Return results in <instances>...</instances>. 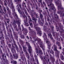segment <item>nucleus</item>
<instances>
[{
  "label": "nucleus",
  "mask_w": 64,
  "mask_h": 64,
  "mask_svg": "<svg viewBox=\"0 0 64 64\" xmlns=\"http://www.w3.org/2000/svg\"><path fill=\"white\" fill-rule=\"evenodd\" d=\"M59 1L58 0L57 2L55 1L56 5H58V9L59 10H60V11L59 12V13L60 14V17H64V13L63 12L64 11V8L62 7V5L61 4H59Z\"/></svg>",
  "instance_id": "1"
},
{
  "label": "nucleus",
  "mask_w": 64,
  "mask_h": 64,
  "mask_svg": "<svg viewBox=\"0 0 64 64\" xmlns=\"http://www.w3.org/2000/svg\"><path fill=\"white\" fill-rule=\"evenodd\" d=\"M26 43L28 46V50L29 53L30 54V56L31 57H32V56H33V55L31 54V52H32V49L31 48V47L30 45V44L29 43L27 42H26Z\"/></svg>",
  "instance_id": "2"
},
{
  "label": "nucleus",
  "mask_w": 64,
  "mask_h": 64,
  "mask_svg": "<svg viewBox=\"0 0 64 64\" xmlns=\"http://www.w3.org/2000/svg\"><path fill=\"white\" fill-rule=\"evenodd\" d=\"M22 48H23V50L26 54V57L28 58V59H29V56H28L29 54L27 53V52L26 51V48L24 47V46H22Z\"/></svg>",
  "instance_id": "3"
},
{
  "label": "nucleus",
  "mask_w": 64,
  "mask_h": 64,
  "mask_svg": "<svg viewBox=\"0 0 64 64\" xmlns=\"http://www.w3.org/2000/svg\"><path fill=\"white\" fill-rule=\"evenodd\" d=\"M52 48L54 50V51L56 52V53H57L59 54V52L58 50H57V46H56V45L54 44L53 45V46L52 47Z\"/></svg>",
  "instance_id": "4"
},
{
  "label": "nucleus",
  "mask_w": 64,
  "mask_h": 64,
  "mask_svg": "<svg viewBox=\"0 0 64 64\" xmlns=\"http://www.w3.org/2000/svg\"><path fill=\"white\" fill-rule=\"evenodd\" d=\"M36 31L38 32V34H40L41 35V31L40 30L41 28L39 27H36Z\"/></svg>",
  "instance_id": "5"
},
{
  "label": "nucleus",
  "mask_w": 64,
  "mask_h": 64,
  "mask_svg": "<svg viewBox=\"0 0 64 64\" xmlns=\"http://www.w3.org/2000/svg\"><path fill=\"white\" fill-rule=\"evenodd\" d=\"M9 4V5H10L11 4V6L12 8V11H15V10L14 9V6H13V4L12 2H10V4Z\"/></svg>",
  "instance_id": "6"
},
{
  "label": "nucleus",
  "mask_w": 64,
  "mask_h": 64,
  "mask_svg": "<svg viewBox=\"0 0 64 64\" xmlns=\"http://www.w3.org/2000/svg\"><path fill=\"white\" fill-rule=\"evenodd\" d=\"M36 40H38V43L40 45V47H42V42H41V40L40 39L38 38Z\"/></svg>",
  "instance_id": "7"
},
{
  "label": "nucleus",
  "mask_w": 64,
  "mask_h": 64,
  "mask_svg": "<svg viewBox=\"0 0 64 64\" xmlns=\"http://www.w3.org/2000/svg\"><path fill=\"white\" fill-rule=\"evenodd\" d=\"M37 47L38 48V50H39V53L38 54L39 55H42L43 54V52H42V51L41 49L40 48H39V46L38 45L37 46Z\"/></svg>",
  "instance_id": "8"
},
{
  "label": "nucleus",
  "mask_w": 64,
  "mask_h": 64,
  "mask_svg": "<svg viewBox=\"0 0 64 64\" xmlns=\"http://www.w3.org/2000/svg\"><path fill=\"white\" fill-rule=\"evenodd\" d=\"M4 36V35L3 34V32L1 31L0 32V38L1 39L2 38L3 39H4V37H3Z\"/></svg>",
  "instance_id": "9"
},
{
  "label": "nucleus",
  "mask_w": 64,
  "mask_h": 64,
  "mask_svg": "<svg viewBox=\"0 0 64 64\" xmlns=\"http://www.w3.org/2000/svg\"><path fill=\"white\" fill-rule=\"evenodd\" d=\"M46 42L47 43V46L49 48H50V46L51 45V44L48 40L46 41Z\"/></svg>",
  "instance_id": "10"
},
{
  "label": "nucleus",
  "mask_w": 64,
  "mask_h": 64,
  "mask_svg": "<svg viewBox=\"0 0 64 64\" xmlns=\"http://www.w3.org/2000/svg\"><path fill=\"white\" fill-rule=\"evenodd\" d=\"M21 22V20H16V23H17L18 25V26H20V24H21L20 22Z\"/></svg>",
  "instance_id": "11"
},
{
  "label": "nucleus",
  "mask_w": 64,
  "mask_h": 64,
  "mask_svg": "<svg viewBox=\"0 0 64 64\" xmlns=\"http://www.w3.org/2000/svg\"><path fill=\"white\" fill-rule=\"evenodd\" d=\"M22 27L23 30H24V31L25 33H28V31H27V30L26 28H24V27L23 26V25H22Z\"/></svg>",
  "instance_id": "12"
},
{
  "label": "nucleus",
  "mask_w": 64,
  "mask_h": 64,
  "mask_svg": "<svg viewBox=\"0 0 64 64\" xmlns=\"http://www.w3.org/2000/svg\"><path fill=\"white\" fill-rule=\"evenodd\" d=\"M25 17L26 18V22H25V24L24 25L26 26H29V25L28 24V22H27V21H28V19L27 18V16H25Z\"/></svg>",
  "instance_id": "13"
},
{
  "label": "nucleus",
  "mask_w": 64,
  "mask_h": 64,
  "mask_svg": "<svg viewBox=\"0 0 64 64\" xmlns=\"http://www.w3.org/2000/svg\"><path fill=\"white\" fill-rule=\"evenodd\" d=\"M29 30L30 31V32L34 34H35L36 33H35V31H34L33 30H32L30 28V27H28Z\"/></svg>",
  "instance_id": "14"
},
{
  "label": "nucleus",
  "mask_w": 64,
  "mask_h": 64,
  "mask_svg": "<svg viewBox=\"0 0 64 64\" xmlns=\"http://www.w3.org/2000/svg\"><path fill=\"white\" fill-rule=\"evenodd\" d=\"M52 0H48V2L51 3V4H50V6H51V7L52 6H54V4H52Z\"/></svg>",
  "instance_id": "15"
},
{
  "label": "nucleus",
  "mask_w": 64,
  "mask_h": 64,
  "mask_svg": "<svg viewBox=\"0 0 64 64\" xmlns=\"http://www.w3.org/2000/svg\"><path fill=\"white\" fill-rule=\"evenodd\" d=\"M13 62V63H12ZM11 63H12L13 64H16L17 63V62L16 61H14L13 60H11Z\"/></svg>",
  "instance_id": "16"
},
{
  "label": "nucleus",
  "mask_w": 64,
  "mask_h": 64,
  "mask_svg": "<svg viewBox=\"0 0 64 64\" xmlns=\"http://www.w3.org/2000/svg\"><path fill=\"white\" fill-rule=\"evenodd\" d=\"M42 37L44 38V40H47V35H46L45 33H44V34Z\"/></svg>",
  "instance_id": "17"
},
{
  "label": "nucleus",
  "mask_w": 64,
  "mask_h": 64,
  "mask_svg": "<svg viewBox=\"0 0 64 64\" xmlns=\"http://www.w3.org/2000/svg\"><path fill=\"white\" fill-rule=\"evenodd\" d=\"M37 56H35V59L36 60V62H37V64H39V62L38 61V58H37Z\"/></svg>",
  "instance_id": "18"
},
{
  "label": "nucleus",
  "mask_w": 64,
  "mask_h": 64,
  "mask_svg": "<svg viewBox=\"0 0 64 64\" xmlns=\"http://www.w3.org/2000/svg\"><path fill=\"white\" fill-rule=\"evenodd\" d=\"M46 32H47V34H49V33H50V32H51V30L50 29H46Z\"/></svg>",
  "instance_id": "19"
},
{
  "label": "nucleus",
  "mask_w": 64,
  "mask_h": 64,
  "mask_svg": "<svg viewBox=\"0 0 64 64\" xmlns=\"http://www.w3.org/2000/svg\"><path fill=\"white\" fill-rule=\"evenodd\" d=\"M38 23H39V24H40V25H41V26H43V22H41V20H39L38 21Z\"/></svg>",
  "instance_id": "20"
},
{
  "label": "nucleus",
  "mask_w": 64,
  "mask_h": 64,
  "mask_svg": "<svg viewBox=\"0 0 64 64\" xmlns=\"http://www.w3.org/2000/svg\"><path fill=\"white\" fill-rule=\"evenodd\" d=\"M15 46L16 47V49L17 50V51L19 52V48H18V46L16 45V44L15 45Z\"/></svg>",
  "instance_id": "21"
},
{
  "label": "nucleus",
  "mask_w": 64,
  "mask_h": 64,
  "mask_svg": "<svg viewBox=\"0 0 64 64\" xmlns=\"http://www.w3.org/2000/svg\"><path fill=\"white\" fill-rule=\"evenodd\" d=\"M3 8L4 11L6 13L7 12V10H6V8H5V7H4V6H3Z\"/></svg>",
  "instance_id": "22"
},
{
  "label": "nucleus",
  "mask_w": 64,
  "mask_h": 64,
  "mask_svg": "<svg viewBox=\"0 0 64 64\" xmlns=\"http://www.w3.org/2000/svg\"><path fill=\"white\" fill-rule=\"evenodd\" d=\"M10 57L11 59V60H13V59H12V58H13V56L12 55V54L10 53Z\"/></svg>",
  "instance_id": "23"
},
{
  "label": "nucleus",
  "mask_w": 64,
  "mask_h": 64,
  "mask_svg": "<svg viewBox=\"0 0 64 64\" xmlns=\"http://www.w3.org/2000/svg\"><path fill=\"white\" fill-rule=\"evenodd\" d=\"M13 24L14 27L16 28V29H17V25H16L14 23H13Z\"/></svg>",
  "instance_id": "24"
},
{
  "label": "nucleus",
  "mask_w": 64,
  "mask_h": 64,
  "mask_svg": "<svg viewBox=\"0 0 64 64\" xmlns=\"http://www.w3.org/2000/svg\"><path fill=\"white\" fill-rule=\"evenodd\" d=\"M43 15H42V14H41L40 13V19H42V18H43Z\"/></svg>",
  "instance_id": "25"
},
{
  "label": "nucleus",
  "mask_w": 64,
  "mask_h": 64,
  "mask_svg": "<svg viewBox=\"0 0 64 64\" xmlns=\"http://www.w3.org/2000/svg\"><path fill=\"white\" fill-rule=\"evenodd\" d=\"M36 20H34V25H36V26H37V24H37Z\"/></svg>",
  "instance_id": "26"
},
{
  "label": "nucleus",
  "mask_w": 64,
  "mask_h": 64,
  "mask_svg": "<svg viewBox=\"0 0 64 64\" xmlns=\"http://www.w3.org/2000/svg\"><path fill=\"white\" fill-rule=\"evenodd\" d=\"M19 1V0H14V2H17V3H16V4H18V2Z\"/></svg>",
  "instance_id": "27"
},
{
  "label": "nucleus",
  "mask_w": 64,
  "mask_h": 64,
  "mask_svg": "<svg viewBox=\"0 0 64 64\" xmlns=\"http://www.w3.org/2000/svg\"><path fill=\"white\" fill-rule=\"evenodd\" d=\"M18 55L17 54H16V58L15 59H17L18 58Z\"/></svg>",
  "instance_id": "28"
},
{
  "label": "nucleus",
  "mask_w": 64,
  "mask_h": 64,
  "mask_svg": "<svg viewBox=\"0 0 64 64\" xmlns=\"http://www.w3.org/2000/svg\"><path fill=\"white\" fill-rule=\"evenodd\" d=\"M60 58H61V60H63L64 59V57H63V55H61Z\"/></svg>",
  "instance_id": "29"
},
{
  "label": "nucleus",
  "mask_w": 64,
  "mask_h": 64,
  "mask_svg": "<svg viewBox=\"0 0 64 64\" xmlns=\"http://www.w3.org/2000/svg\"><path fill=\"white\" fill-rule=\"evenodd\" d=\"M2 11H3V9L2 8H0V13L1 14H2Z\"/></svg>",
  "instance_id": "30"
},
{
  "label": "nucleus",
  "mask_w": 64,
  "mask_h": 64,
  "mask_svg": "<svg viewBox=\"0 0 64 64\" xmlns=\"http://www.w3.org/2000/svg\"><path fill=\"white\" fill-rule=\"evenodd\" d=\"M18 12H19V13H20V14H22V12L20 10V9H18Z\"/></svg>",
  "instance_id": "31"
},
{
  "label": "nucleus",
  "mask_w": 64,
  "mask_h": 64,
  "mask_svg": "<svg viewBox=\"0 0 64 64\" xmlns=\"http://www.w3.org/2000/svg\"><path fill=\"white\" fill-rule=\"evenodd\" d=\"M24 5H26V4L25 3V2H23L22 4V6H24Z\"/></svg>",
  "instance_id": "32"
},
{
  "label": "nucleus",
  "mask_w": 64,
  "mask_h": 64,
  "mask_svg": "<svg viewBox=\"0 0 64 64\" xmlns=\"http://www.w3.org/2000/svg\"><path fill=\"white\" fill-rule=\"evenodd\" d=\"M35 50L37 52H38L39 51V50H38V48H37L36 47H35Z\"/></svg>",
  "instance_id": "33"
},
{
  "label": "nucleus",
  "mask_w": 64,
  "mask_h": 64,
  "mask_svg": "<svg viewBox=\"0 0 64 64\" xmlns=\"http://www.w3.org/2000/svg\"><path fill=\"white\" fill-rule=\"evenodd\" d=\"M48 36L49 37H51L52 36V35H51V34H48Z\"/></svg>",
  "instance_id": "34"
},
{
  "label": "nucleus",
  "mask_w": 64,
  "mask_h": 64,
  "mask_svg": "<svg viewBox=\"0 0 64 64\" xmlns=\"http://www.w3.org/2000/svg\"><path fill=\"white\" fill-rule=\"evenodd\" d=\"M56 44H57V45H58V46H60V43L59 42H58L56 43Z\"/></svg>",
  "instance_id": "35"
},
{
  "label": "nucleus",
  "mask_w": 64,
  "mask_h": 64,
  "mask_svg": "<svg viewBox=\"0 0 64 64\" xmlns=\"http://www.w3.org/2000/svg\"><path fill=\"white\" fill-rule=\"evenodd\" d=\"M30 26L31 28H33V24L32 23H30Z\"/></svg>",
  "instance_id": "36"
},
{
  "label": "nucleus",
  "mask_w": 64,
  "mask_h": 64,
  "mask_svg": "<svg viewBox=\"0 0 64 64\" xmlns=\"http://www.w3.org/2000/svg\"><path fill=\"white\" fill-rule=\"evenodd\" d=\"M50 53L51 54H54V52L53 51V50H51Z\"/></svg>",
  "instance_id": "37"
},
{
  "label": "nucleus",
  "mask_w": 64,
  "mask_h": 64,
  "mask_svg": "<svg viewBox=\"0 0 64 64\" xmlns=\"http://www.w3.org/2000/svg\"><path fill=\"white\" fill-rule=\"evenodd\" d=\"M6 8L7 10V11H9L10 10L9 8L8 7V6H6Z\"/></svg>",
  "instance_id": "38"
},
{
  "label": "nucleus",
  "mask_w": 64,
  "mask_h": 64,
  "mask_svg": "<svg viewBox=\"0 0 64 64\" xmlns=\"http://www.w3.org/2000/svg\"><path fill=\"white\" fill-rule=\"evenodd\" d=\"M22 10H23L24 11V12H25L26 11H27L25 9V8H23L22 9Z\"/></svg>",
  "instance_id": "39"
},
{
  "label": "nucleus",
  "mask_w": 64,
  "mask_h": 64,
  "mask_svg": "<svg viewBox=\"0 0 64 64\" xmlns=\"http://www.w3.org/2000/svg\"><path fill=\"white\" fill-rule=\"evenodd\" d=\"M9 15H10V17L12 18V19H13V17L11 16V13H9Z\"/></svg>",
  "instance_id": "40"
},
{
  "label": "nucleus",
  "mask_w": 64,
  "mask_h": 64,
  "mask_svg": "<svg viewBox=\"0 0 64 64\" xmlns=\"http://www.w3.org/2000/svg\"><path fill=\"white\" fill-rule=\"evenodd\" d=\"M32 20H33V21H34L35 20H36V19L34 17H32Z\"/></svg>",
  "instance_id": "41"
},
{
  "label": "nucleus",
  "mask_w": 64,
  "mask_h": 64,
  "mask_svg": "<svg viewBox=\"0 0 64 64\" xmlns=\"http://www.w3.org/2000/svg\"><path fill=\"white\" fill-rule=\"evenodd\" d=\"M54 16L56 18H58V16L57 15V14H56V15Z\"/></svg>",
  "instance_id": "42"
},
{
  "label": "nucleus",
  "mask_w": 64,
  "mask_h": 64,
  "mask_svg": "<svg viewBox=\"0 0 64 64\" xmlns=\"http://www.w3.org/2000/svg\"><path fill=\"white\" fill-rule=\"evenodd\" d=\"M25 13L26 14V15H27V16H28V15H29L28 14V13H27V11L25 12Z\"/></svg>",
  "instance_id": "43"
},
{
  "label": "nucleus",
  "mask_w": 64,
  "mask_h": 64,
  "mask_svg": "<svg viewBox=\"0 0 64 64\" xmlns=\"http://www.w3.org/2000/svg\"><path fill=\"white\" fill-rule=\"evenodd\" d=\"M21 38L22 39H24L25 38V36L23 35H22V36Z\"/></svg>",
  "instance_id": "44"
},
{
  "label": "nucleus",
  "mask_w": 64,
  "mask_h": 64,
  "mask_svg": "<svg viewBox=\"0 0 64 64\" xmlns=\"http://www.w3.org/2000/svg\"><path fill=\"white\" fill-rule=\"evenodd\" d=\"M59 27L60 28V29L61 30H63V28H62V26H60Z\"/></svg>",
  "instance_id": "45"
},
{
  "label": "nucleus",
  "mask_w": 64,
  "mask_h": 64,
  "mask_svg": "<svg viewBox=\"0 0 64 64\" xmlns=\"http://www.w3.org/2000/svg\"><path fill=\"white\" fill-rule=\"evenodd\" d=\"M16 9H18H18H19V6H18V5H17L16 7Z\"/></svg>",
  "instance_id": "46"
},
{
  "label": "nucleus",
  "mask_w": 64,
  "mask_h": 64,
  "mask_svg": "<svg viewBox=\"0 0 64 64\" xmlns=\"http://www.w3.org/2000/svg\"><path fill=\"white\" fill-rule=\"evenodd\" d=\"M43 4H44V5L45 6H46V4H45V2H43Z\"/></svg>",
  "instance_id": "47"
},
{
  "label": "nucleus",
  "mask_w": 64,
  "mask_h": 64,
  "mask_svg": "<svg viewBox=\"0 0 64 64\" xmlns=\"http://www.w3.org/2000/svg\"><path fill=\"white\" fill-rule=\"evenodd\" d=\"M12 49H13L14 50H14V49H15V46L12 45Z\"/></svg>",
  "instance_id": "48"
},
{
  "label": "nucleus",
  "mask_w": 64,
  "mask_h": 64,
  "mask_svg": "<svg viewBox=\"0 0 64 64\" xmlns=\"http://www.w3.org/2000/svg\"><path fill=\"white\" fill-rule=\"evenodd\" d=\"M20 56H21L22 57H24L25 55L24 54H23L22 55V54H20Z\"/></svg>",
  "instance_id": "49"
},
{
  "label": "nucleus",
  "mask_w": 64,
  "mask_h": 64,
  "mask_svg": "<svg viewBox=\"0 0 64 64\" xmlns=\"http://www.w3.org/2000/svg\"><path fill=\"white\" fill-rule=\"evenodd\" d=\"M48 23L47 22H45V24L46 25H47V26H48Z\"/></svg>",
  "instance_id": "50"
},
{
  "label": "nucleus",
  "mask_w": 64,
  "mask_h": 64,
  "mask_svg": "<svg viewBox=\"0 0 64 64\" xmlns=\"http://www.w3.org/2000/svg\"><path fill=\"white\" fill-rule=\"evenodd\" d=\"M4 55L5 54H4L2 55V58H4Z\"/></svg>",
  "instance_id": "51"
},
{
  "label": "nucleus",
  "mask_w": 64,
  "mask_h": 64,
  "mask_svg": "<svg viewBox=\"0 0 64 64\" xmlns=\"http://www.w3.org/2000/svg\"><path fill=\"white\" fill-rule=\"evenodd\" d=\"M13 56H14V58H16V56L14 54H13Z\"/></svg>",
  "instance_id": "52"
},
{
  "label": "nucleus",
  "mask_w": 64,
  "mask_h": 64,
  "mask_svg": "<svg viewBox=\"0 0 64 64\" xmlns=\"http://www.w3.org/2000/svg\"><path fill=\"white\" fill-rule=\"evenodd\" d=\"M19 6L20 7V8L21 9H22V7H21V5L19 4Z\"/></svg>",
  "instance_id": "53"
},
{
  "label": "nucleus",
  "mask_w": 64,
  "mask_h": 64,
  "mask_svg": "<svg viewBox=\"0 0 64 64\" xmlns=\"http://www.w3.org/2000/svg\"><path fill=\"white\" fill-rule=\"evenodd\" d=\"M28 7L29 9H30V6H29V5H28Z\"/></svg>",
  "instance_id": "54"
},
{
  "label": "nucleus",
  "mask_w": 64,
  "mask_h": 64,
  "mask_svg": "<svg viewBox=\"0 0 64 64\" xmlns=\"http://www.w3.org/2000/svg\"><path fill=\"white\" fill-rule=\"evenodd\" d=\"M28 7L29 9H30V6H29V5H28Z\"/></svg>",
  "instance_id": "55"
},
{
  "label": "nucleus",
  "mask_w": 64,
  "mask_h": 64,
  "mask_svg": "<svg viewBox=\"0 0 64 64\" xmlns=\"http://www.w3.org/2000/svg\"><path fill=\"white\" fill-rule=\"evenodd\" d=\"M0 53H1V54H3V52H2V50H1V49L0 50Z\"/></svg>",
  "instance_id": "56"
},
{
  "label": "nucleus",
  "mask_w": 64,
  "mask_h": 64,
  "mask_svg": "<svg viewBox=\"0 0 64 64\" xmlns=\"http://www.w3.org/2000/svg\"><path fill=\"white\" fill-rule=\"evenodd\" d=\"M11 50V51L12 52V53H14V52L13 51V50H13V49H12Z\"/></svg>",
  "instance_id": "57"
},
{
  "label": "nucleus",
  "mask_w": 64,
  "mask_h": 64,
  "mask_svg": "<svg viewBox=\"0 0 64 64\" xmlns=\"http://www.w3.org/2000/svg\"><path fill=\"white\" fill-rule=\"evenodd\" d=\"M41 0H38V1L39 2H40V3H41Z\"/></svg>",
  "instance_id": "58"
},
{
  "label": "nucleus",
  "mask_w": 64,
  "mask_h": 64,
  "mask_svg": "<svg viewBox=\"0 0 64 64\" xmlns=\"http://www.w3.org/2000/svg\"><path fill=\"white\" fill-rule=\"evenodd\" d=\"M28 20H30V22H32V20H31V19L30 18V19H28Z\"/></svg>",
  "instance_id": "59"
},
{
  "label": "nucleus",
  "mask_w": 64,
  "mask_h": 64,
  "mask_svg": "<svg viewBox=\"0 0 64 64\" xmlns=\"http://www.w3.org/2000/svg\"><path fill=\"white\" fill-rule=\"evenodd\" d=\"M28 17L29 19H30L31 18H30V16H29V15L28 16Z\"/></svg>",
  "instance_id": "60"
},
{
  "label": "nucleus",
  "mask_w": 64,
  "mask_h": 64,
  "mask_svg": "<svg viewBox=\"0 0 64 64\" xmlns=\"http://www.w3.org/2000/svg\"><path fill=\"white\" fill-rule=\"evenodd\" d=\"M28 17L29 19H30L31 18H30V16H29V15L28 16Z\"/></svg>",
  "instance_id": "61"
},
{
  "label": "nucleus",
  "mask_w": 64,
  "mask_h": 64,
  "mask_svg": "<svg viewBox=\"0 0 64 64\" xmlns=\"http://www.w3.org/2000/svg\"><path fill=\"white\" fill-rule=\"evenodd\" d=\"M8 4H10V2H11V1L10 2V0H8Z\"/></svg>",
  "instance_id": "62"
},
{
  "label": "nucleus",
  "mask_w": 64,
  "mask_h": 64,
  "mask_svg": "<svg viewBox=\"0 0 64 64\" xmlns=\"http://www.w3.org/2000/svg\"><path fill=\"white\" fill-rule=\"evenodd\" d=\"M3 60L4 61H5V59L4 58H3Z\"/></svg>",
  "instance_id": "63"
},
{
  "label": "nucleus",
  "mask_w": 64,
  "mask_h": 64,
  "mask_svg": "<svg viewBox=\"0 0 64 64\" xmlns=\"http://www.w3.org/2000/svg\"><path fill=\"white\" fill-rule=\"evenodd\" d=\"M50 39H51L52 40L53 39V38L52 37V36H51L50 37Z\"/></svg>",
  "instance_id": "64"
}]
</instances>
